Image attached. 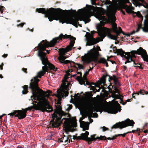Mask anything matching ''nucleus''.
Instances as JSON below:
<instances>
[{"instance_id":"nucleus-57","label":"nucleus","mask_w":148,"mask_h":148,"mask_svg":"<svg viewBox=\"0 0 148 148\" xmlns=\"http://www.w3.org/2000/svg\"><path fill=\"white\" fill-rule=\"evenodd\" d=\"M136 131L138 132H139V133H140L143 131V130L142 129L140 130L139 128H137Z\"/></svg>"},{"instance_id":"nucleus-39","label":"nucleus","mask_w":148,"mask_h":148,"mask_svg":"<svg viewBox=\"0 0 148 148\" xmlns=\"http://www.w3.org/2000/svg\"><path fill=\"white\" fill-rule=\"evenodd\" d=\"M102 84H103L101 82V80H100V81L99 83H98V85H99V86H98V88H99V89H98V90H97L96 89V88H95V89L96 90V91L94 92V91H93V92H94V93H95L96 92H99V90H100V85H101V86H102Z\"/></svg>"},{"instance_id":"nucleus-21","label":"nucleus","mask_w":148,"mask_h":148,"mask_svg":"<svg viewBox=\"0 0 148 148\" xmlns=\"http://www.w3.org/2000/svg\"><path fill=\"white\" fill-rule=\"evenodd\" d=\"M112 22L111 23L112 28V29H109L111 30V32L112 31L114 32H116L117 30V24L114 22L116 20V18L115 16H113L112 18Z\"/></svg>"},{"instance_id":"nucleus-31","label":"nucleus","mask_w":148,"mask_h":148,"mask_svg":"<svg viewBox=\"0 0 148 148\" xmlns=\"http://www.w3.org/2000/svg\"><path fill=\"white\" fill-rule=\"evenodd\" d=\"M106 1H101V0H100V1L101 2V3L102 5L106 4V5H111L112 3L114 5V3L112 2H112H111L110 0H106Z\"/></svg>"},{"instance_id":"nucleus-41","label":"nucleus","mask_w":148,"mask_h":148,"mask_svg":"<svg viewBox=\"0 0 148 148\" xmlns=\"http://www.w3.org/2000/svg\"><path fill=\"white\" fill-rule=\"evenodd\" d=\"M136 15L138 17L142 18V19L143 20V17L139 11H138L136 12Z\"/></svg>"},{"instance_id":"nucleus-48","label":"nucleus","mask_w":148,"mask_h":148,"mask_svg":"<svg viewBox=\"0 0 148 148\" xmlns=\"http://www.w3.org/2000/svg\"><path fill=\"white\" fill-rule=\"evenodd\" d=\"M141 28H142L141 25L140 24H138V27L136 31V32H137L139 31L140 29Z\"/></svg>"},{"instance_id":"nucleus-29","label":"nucleus","mask_w":148,"mask_h":148,"mask_svg":"<svg viewBox=\"0 0 148 148\" xmlns=\"http://www.w3.org/2000/svg\"><path fill=\"white\" fill-rule=\"evenodd\" d=\"M147 91H145L144 90H141L140 91L136 92L135 93H134L132 94V97L135 99L136 98L135 97V95H138L140 94L141 95H145V93H146V92Z\"/></svg>"},{"instance_id":"nucleus-58","label":"nucleus","mask_w":148,"mask_h":148,"mask_svg":"<svg viewBox=\"0 0 148 148\" xmlns=\"http://www.w3.org/2000/svg\"><path fill=\"white\" fill-rule=\"evenodd\" d=\"M136 31H135L134 30L132 32H131L130 33V34L129 35V36H130L131 35H132L134 34L135 32H136Z\"/></svg>"},{"instance_id":"nucleus-3","label":"nucleus","mask_w":148,"mask_h":148,"mask_svg":"<svg viewBox=\"0 0 148 148\" xmlns=\"http://www.w3.org/2000/svg\"><path fill=\"white\" fill-rule=\"evenodd\" d=\"M71 13L74 15L71 16L68 15H64L63 13H61V17L60 20V22L62 24L66 23V24H72L76 27L78 25L82 27L81 25L78 22L79 21H83L85 22V24L90 21V19L88 18L87 14H83L78 17H76L75 15L77 12L75 10H71Z\"/></svg>"},{"instance_id":"nucleus-52","label":"nucleus","mask_w":148,"mask_h":148,"mask_svg":"<svg viewBox=\"0 0 148 148\" xmlns=\"http://www.w3.org/2000/svg\"><path fill=\"white\" fill-rule=\"evenodd\" d=\"M25 24V23H21L17 25V26L18 27H23V26Z\"/></svg>"},{"instance_id":"nucleus-36","label":"nucleus","mask_w":148,"mask_h":148,"mask_svg":"<svg viewBox=\"0 0 148 148\" xmlns=\"http://www.w3.org/2000/svg\"><path fill=\"white\" fill-rule=\"evenodd\" d=\"M71 137L72 136L71 135H68L67 138V139L65 140L64 141V142L65 143V145L66 144L68 143V141L69 140V143H70V142L71 140L70 139H71Z\"/></svg>"},{"instance_id":"nucleus-14","label":"nucleus","mask_w":148,"mask_h":148,"mask_svg":"<svg viewBox=\"0 0 148 148\" xmlns=\"http://www.w3.org/2000/svg\"><path fill=\"white\" fill-rule=\"evenodd\" d=\"M92 103H90V106H88L89 108V112L88 113V115L89 116L88 118L90 117H93V116L96 118H97L98 116V115L97 113L96 112L93 113V112H98V108L97 106L94 105H92Z\"/></svg>"},{"instance_id":"nucleus-12","label":"nucleus","mask_w":148,"mask_h":148,"mask_svg":"<svg viewBox=\"0 0 148 148\" xmlns=\"http://www.w3.org/2000/svg\"><path fill=\"white\" fill-rule=\"evenodd\" d=\"M108 76L109 77V81L110 80H113L114 83V85L117 87H119L120 86V84L118 81V78L115 75H113L112 76L108 75L106 73L105 75H103L101 78V82L103 84H104L106 83V78Z\"/></svg>"},{"instance_id":"nucleus-34","label":"nucleus","mask_w":148,"mask_h":148,"mask_svg":"<svg viewBox=\"0 0 148 148\" xmlns=\"http://www.w3.org/2000/svg\"><path fill=\"white\" fill-rule=\"evenodd\" d=\"M104 15V13H103L102 14H99L97 16L96 18L99 20H103L105 18V16H103Z\"/></svg>"},{"instance_id":"nucleus-15","label":"nucleus","mask_w":148,"mask_h":148,"mask_svg":"<svg viewBox=\"0 0 148 148\" xmlns=\"http://www.w3.org/2000/svg\"><path fill=\"white\" fill-rule=\"evenodd\" d=\"M87 33L88 36L86 38L87 41L86 45L91 46L96 44L99 42V40L98 38L95 39L93 37V36H91L90 33L87 32Z\"/></svg>"},{"instance_id":"nucleus-17","label":"nucleus","mask_w":148,"mask_h":148,"mask_svg":"<svg viewBox=\"0 0 148 148\" xmlns=\"http://www.w3.org/2000/svg\"><path fill=\"white\" fill-rule=\"evenodd\" d=\"M89 134V132L86 131L85 133H82L81 135V136H77V137H76L77 138V140H83L88 141V144H91V143H90V141H89L88 139V138H90V137H88Z\"/></svg>"},{"instance_id":"nucleus-6","label":"nucleus","mask_w":148,"mask_h":148,"mask_svg":"<svg viewBox=\"0 0 148 148\" xmlns=\"http://www.w3.org/2000/svg\"><path fill=\"white\" fill-rule=\"evenodd\" d=\"M68 38H70V40H76V38L71 35H67L65 34L63 35L62 34H60L59 36L57 37H56L53 38L50 42H49L46 40H43L38 45V46L41 48L42 49L46 48L49 47L54 46L57 43L59 42L60 41L62 40V39H66Z\"/></svg>"},{"instance_id":"nucleus-26","label":"nucleus","mask_w":148,"mask_h":148,"mask_svg":"<svg viewBox=\"0 0 148 148\" xmlns=\"http://www.w3.org/2000/svg\"><path fill=\"white\" fill-rule=\"evenodd\" d=\"M122 8L125 9L126 11V12L129 14H136V12H135L133 11L130 8V7L127 5L125 4L122 5Z\"/></svg>"},{"instance_id":"nucleus-1","label":"nucleus","mask_w":148,"mask_h":148,"mask_svg":"<svg viewBox=\"0 0 148 148\" xmlns=\"http://www.w3.org/2000/svg\"><path fill=\"white\" fill-rule=\"evenodd\" d=\"M37 49L35 51L38 50V56L40 57L42 61V64L44 65L42 67V71L38 72L37 76L34 77L31 80V82L29 84V88L31 90L33 96L32 97H36L40 101L41 107L43 108L44 105H48V99L46 97H48L52 92L50 90H47L44 91L42 89H40L38 86V82L39 79L38 77L41 78L43 76L46 72H48L50 70H53L56 71L57 70V68H56L55 66L49 62L47 58L46 57V53L43 52L45 51L48 53H49V51L45 49V48L42 49L38 46Z\"/></svg>"},{"instance_id":"nucleus-54","label":"nucleus","mask_w":148,"mask_h":148,"mask_svg":"<svg viewBox=\"0 0 148 148\" xmlns=\"http://www.w3.org/2000/svg\"><path fill=\"white\" fill-rule=\"evenodd\" d=\"M119 29L118 31L119 32L122 33L123 34H125L124 32L122 31V29L120 27H119Z\"/></svg>"},{"instance_id":"nucleus-8","label":"nucleus","mask_w":148,"mask_h":148,"mask_svg":"<svg viewBox=\"0 0 148 148\" xmlns=\"http://www.w3.org/2000/svg\"><path fill=\"white\" fill-rule=\"evenodd\" d=\"M71 75L69 73V71H67L66 72V74L64 77V79L62 81L63 84L62 86L63 90L59 91L58 90L57 91L58 95L59 97L61 98L64 96L66 97L68 95L69 92L68 90H69V86L70 84V82L67 81V79L69 78V76Z\"/></svg>"},{"instance_id":"nucleus-47","label":"nucleus","mask_w":148,"mask_h":148,"mask_svg":"<svg viewBox=\"0 0 148 148\" xmlns=\"http://www.w3.org/2000/svg\"><path fill=\"white\" fill-rule=\"evenodd\" d=\"M148 123H145V124L144 125V127L143 128V129L144 130L145 129H147L148 128Z\"/></svg>"},{"instance_id":"nucleus-38","label":"nucleus","mask_w":148,"mask_h":148,"mask_svg":"<svg viewBox=\"0 0 148 148\" xmlns=\"http://www.w3.org/2000/svg\"><path fill=\"white\" fill-rule=\"evenodd\" d=\"M106 62V60L105 59L103 58H101L98 61V63H102L103 64H105Z\"/></svg>"},{"instance_id":"nucleus-64","label":"nucleus","mask_w":148,"mask_h":148,"mask_svg":"<svg viewBox=\"0 0 148 148\" xmlns=\"http://www.w3.org/2000/svg\"><path fill=\"white\" fill-rule=\"evenodd\" d=\"M76 79H77L78 81H79V80L81 78L80 77H79V76H78L76 78Z\"/></svg>"},{"instance_id":"nucleus-9","label":"nucleus","mask_w":148,"mask_h":148,"mask_svg":"<svg viewBox=\"0 0 148 148\" xmlns=\"http://www.w3.org/2000/svg\"><path fill=\"white\" fill-rule=\"evenodd\" d=\"M63 119L65 120L64 123V125L65 128V132L67 134H69V132H73L75 131L74 128L77 126L76 121H72L68 118H64Z\"/></svg>"},{"instance_id":"nucleus-61","label":"nucleus","mask_w":148,"mask_h":148,"mask_svg":"<svg viewBox=\"0 0 148 148\" xmlns=\"http://www.w3.org/2000/svg\"><path fill=\"white\" fill-rule=\"evenodd\" d=\"M4 8V7L3 6H0V8L1 9V11H0V12H1V13H3V10H2V9Z\"/></svg>"},{"instance_id":"nucleus-22","label":"nucleus","mask_w":148,"mask_h":148,"mask_svg":"<svg viewBox=\"0 0 148 148\" xmlns=\"http://www.w3.org/2000/svg\"><path fill=\"white\" fill-rule=\"evenodd\" d=\"M114 4L116 5H121L122 4L126 5L127 3H130L129 0H112Z\"/></svg>"},{"instance_id":"nucleus-40","label":"nucleus","mask_w":148,"mask_h":148,"mask_svg":"<svg viewBox=\"0 0 148 148\" xmlns=\"http://www.w3.org/2000/svg\"><path fill=\"white\" fill-rule=\"evenodd\" d=\"M71 41L70 43V46L71 47H73L74 46V44L75 43V40H74V39H72L71 40Z\"/></svg>"},{"instance_id":"nucleus-11","label":"nucleus","mask_w":148,"mask_h":148,"mask_svg":"<svg viewBox=\"0 0 148 148\" xmlns=\"http://www.w3.org/2000/svg\"><path fill=\"white\" fill-rule=\"evenodd\" d=\"M138 51V49L137 51H132L130 52H125V53H123V56L121 57H124L127 59V61L125 62V64L132 61L133 62V66L135 65L136 63L133 58H136L135 54L139 55L138 53H139Z\"/></svg>"},{"instance_id":"nucleus-24","label":"nucleus","mask_w":148,"mask_h":148,"mask_svg":"<svg viewBox=\"0 0 148 148\" xmlns=\"http://www.w3.org/2000/svg\"><path fill=\"white\" fill-rule=\"evenodd\" d=\"M113 49L114 53H117V55H120L121 56H123V53H125V51L122 49H117L116 46L114 47Z\"/></svg>"},{"instance_id":"nucleus-45","label":"nucleus","mask_w":148,"mask_h":148,"mask_svg":"<svg viewBox=\"0 0 148 148\" xmlns=\"http://www.w3.org/2000/svg\"><path fill=\"white\" fill-rule=\"evenodd\" d=\"M101 128H102L103 131V132L105 131L106 130H109V129L108 128L106 127L105 126H103L102 127H101Z\"/></svg>"},{"instance_id":"nucleus-43","label":"nucleus","mask_w":148,"mask_h":148,"mask_svg":"<svg viewBox=\"0 0 148 148\" xmlns=\"http://www.w3.org/2000/svg\"><path fill=\"white\" fill-rule=\"evenodd\" d=\"M72 48V47L70 45L68 46L66 48V51H67V52L71 50Z\"/></svg>"},{"instance_id":"nucleus-44","label":"nucleus","mask_w":148,"mask_h":148,"mask_svg":"<svg viewBox=\"0 0 148 148\" xmlns=\"http://www.w3.org/2000/svg\"><path fill=\"white\" fill-rule=\"evenodd\" d=\"M136 64H138V65H140L139 66H134V67H138L139 69H143V67H142L141 66L140 64V63H136Z\"/></svg>"},{"instance_id":"nucleus-5","label":"nucleus","mask_w":148,"mask_h":148,"mask_svg":"<svg viewBox=\"0 0 148 148\" xmlns=\"http://www.w3.org/2000/svg\"><path fill=\"white\" fill-rule=\"evenodd\" d=\"M97 50L94 46V48L88 51L87 53L85 54L84 56L81 57V59L83 62V64H88L92 62H97V58L99 56V51H101L100 47L97 46Z\"/></svg>"},{"instance_id":"nucleus-7","label":"nucleus","mask_w":148,"mask_h":148,"mask_svg":"<svg viewBox=\"0 0 148 148\" xmlns=\"http://www.w3.org/2000/svg\"><path fill=\"white\" fill-rule=\"evenodd\" d=\"M67 115V117H69L70 115L65 113L62 110L61 108L60 105L54 110V112L52 114V119L51 122H52L51 125L53 127H58L62 123V120L61 118L63 115L66 116Z\"/></svg>"},{"instance_id":"nucleus-13","label":"nucleus","mask_w":148,"mask_h":148,"mask_svg":"<svg viewBox=\"0 0 148 148\" xmlns=\"http://www.w3.org/2000/svg\"><path fill=\"white\" fill-rule=\"evenodd\" d=\"M119 106L120 105L118 102L114 101L111 106L107 109V112L110 113L116 114L118 112Z\"/></svg>"},{"instance_id":"nucleus-25","label":"nucleus","mask_w":148,"mask_h":148,"mask_svg":"<svg viewBox=\"0 0 148 148\" xmlns=\"http://www.w3.org/2000/svg\"><path fill=\"white\" fill-rule=\"evenodd\" d=\"M89 123L88 122H86L82 121L80 123V127L83 128V130L84 131L88 130L89 128Z\"/></svg>"},{"instance_id":"nucleus-50","label":"nucleus","mask_w":148,"mask_h":148,"mask_svg":"<svg viewBox=\"0 0 148 148\" xmlns=\"http://www.w3.org/2000/svg\"><path fill=\"white\" fill-rule=\"evenodd\" d=\"M123 96L122 95L121 97L120 98H116L115 99H119L121 100V102H120V103L122 104L123 103Z\"/></svg>"},{"instance_id":"nucleus-63","label":"nucleus","mask_w":148,"mask_h":148,"mask_svg":"<svg viewBox=\"0 0 148 148\" xmlns=\"http://www.w3.org/2000/svg\"><path fill=\"white\" fill-rule=\"evenodd\" d=\"M72 105H69L68 109L69 110L71 109L72 108Z\"/></svg>"},{"instance_id":"nucleus-60","label":"nucleus","mask_w":148,"mask_h":148,"mask_svg":"<svg viewBox=\"0 0 148 148\" xmlns=\"http://www.w3.org/2000/svg\"><path fill=\"white\" fill-rule=\"evenodd\" d=\"M83 11V9H81L78 10V12L80 13H82Z\"/></svg>"},{"instance_id":"nucleus-55","label":"nucleus","mask_w":148,"mask_h":148,"mask_svg":"<svg viewBox=\"0 0 148 148\" xmlns=\"http://www.w3.org/2000/svg\"><path fill=\"white\" fill-rule=\"evenodd\" d=\"M22 71H24V72L25 73H27V68H23L22 69Z\"/></svg>"},{"instance_id":"nucleus-35","label":"nucleus","mask_w":148,"mask_h":148,"mask_svg":"<svg viewBox=\"0 0 148 148\" xmlns=\"http://www.w3.org/2000/svg\"><path fill=\"white\" fill-rule=\"evenodd\" d=\"M86 6H88V9L90 12H91L92 11H94L96 7L92 5H86Z\"/></svg>"},{"instance_id":"nucleus-62","label":"nucleus","mask_w":148,"mask_h":148,"mask_svg":"<svg viewBox=\"0 0 148 148\" xmlns=\"http://www.w3.org/2000/svg\"><path fill=\"white\" fill-rule=\"evenodd\" d=\"M96 32H95L94 31H91V32L90 35H91V36H93V34H94Z\"/></svg>"},{"instance_id":"nucleus-46","label":"nucleus","mask_w":148,"mask_h":148,"mask_svg":"<svg viewBox=\"0 0 148 148\" xmlns=\"http://www.w3.org/2000/svg\"><path fill=\"white\" fill-rule=\"evenodd\" d=\"M143 30L145 32H148V25L145 28H143Z\"/></svg>"},{"instance_id":"nucleus-10","label":"nucleus","mask_w":148,"mask_h":148,"mask_svg":"<svg viewBox=\"0 0 148 148\" xmlns=\"http://www.w3.org/2000/svg\"><path fill=\"white\" fill-rule=\"evenodd\" d=\"M134 124L135 123L133 120L127 119L124 121L116 123L112 127L111 129H116L118 128L122 129L129 126H133Z\"/></svg>"},{"instance_id":"nucleus-32","label":"nucleus","mask_w":148,"mask_h":148,"mask_svg":"<svg viewBox=\"0 0 148 148\" xmlns=\"http://www.w3.org/2000/svg\"><path fill=\"white\" fill-rule=\"evenodd\" d=\"M87 80V77L86 76H84L83 77H81L80 79L79 80V83L81 84H85V80Z\"/></svg>"},{"instance_id":"nucleus-49","label":"nucleus","mask_w":148,"mask_h":148,"mask_svg":"<svg viewBox=\"0 0 148 148\" xmlns=\"http://www.w3.org/2000/svg\"><path fill=\"white\" fill-rule=\"evenodd\" d=\"M141 28H142L141 25L140 24H138V27L136 31V32H137L139 31L140 29Z\"/></svg>"},{"instance_id":"nucleus-53","label":"nucleus","mask_w":148,"mask_h":148,"mask_svg":"<svg viewBox=\"0 0 148 148\" xmlns=\"http://www.w3.org/2000/svg\"><path fill=\"white\" fill-rule=\"evenodd\" d=\"M114 33H115L116 34V37L117 38H118V36L119 35V34L121 33L119 32L118 30H117V31L116 32H114Z\"/></svg>"},{"instance_id":"nucleus-4","label":"nucleus","mask_w":148,"mask_h":148,"mask_svg":"<svg viewBox=\"0 0 148 148\" xmlns=\"http://www.w3.org/2000/svg\"><path fill=\"white\" fill-rule=\"evenodd\" d=\"M36 11L38 13L44 14V17L48 18L50 21H52L53 20H59L61 17V13L64 10L60 8H51L46 10L45 8H37Z\"/></svg>"},{"instance_id":"nucleus-59","label":"nucleus","mask_w":148,"mask_h":148,"mask_svg":"<svg viewBox=\"0 0 148 148\" xmlns=\"http://www.w3.org/2000/svg\"><path fill=\"white\" fill-rule=\"evenodd\" d=\"M3 63H2L0 65V69L1 70H2L3 69Z\"/></svg>"},{"instance_id":"nucleus-37","label":"nucleus","mask_w":148,"mask_h":148,"mask_svg":"<svg viewBox=\"0 0 148 148\" xmlns=\"http://www.w3.org/2000/svg\"><path fill=\"white\" fill-rule=\"evenodd\" d=\"M72 63H73L75 65H77L79 69H84V66L80 64L76 63L74 62H72Z\"/></svg>"},{"instance_id":"nucleus-33","label":"nucleus","mask_w":148,"mask_h":148,"mask_svg":"<svg viewBox=\"0 0 148 148\" xmlns=\"http://www.w3.org/2000/svg\"><path fill=\"white\" fill-rule=\"evenodd\" d=\"M28 86L27 85H25L23 87V90L22 91V93L23 94H27L28 91Z\"/></svg>"},{"instance_id":"nucleus-56","label":"nucleus","mask_w":148,"mask_h":148,"mask_svg":"<svg viewBox=\"0 0 148 148\" xmlns=\"http://www.w3.org/2000/svg\"><path fill=\"white\" fill-rule=\"evenodd\" d=\"M101 27L100 25H98L97 27V29L98 30L99 29H101Z\"/></svg>"},{"instance_id":"nucleus-2","label":"nucleus","mask_w":148,"mask_h":148,"mask_svg":"<svg viewBox=\"0 0 148 148\" xmlns=\"http://www.w3.org/2000/svg\"><path fill=\"white\" fill-rule=\"evenodd\" d=\"M33 96V95L31 96V98L33 102L32 103L33 104V106H31L25 109H22V110H18L13 111L12 112L9 114L8 115L12 116H14L15 117H18L19 119H21L26 117L27 111H30L32 109L36 110H40L42 112H46L48 113L51 112L53 111L52 107L49 104V102L48 100V105H44L43 108H41L40 101L38 99H36V97H32Z\"/></svg>"},{"instance_id":"nucleus-19","label":"nucleus","mask_w":148,"mask_h":148,"mask_svg":"<svg viewBox=\"0 0 148 148\" xmlns=\"http://www.w3.org/2000/svg\"><path fill=\"white\" fill-rule=\"evenodd\" d=\"M67 57L66 56H59L58 58V59L59 62L63 64H66L70 63L71 66H72L71 63H72V61H70V60H65Z\"/></svg>"},{"instance_id":"nucleus-23","label":"nucleus","mask_w":148,"mask_h":148,"mask_svg":"<svg viewBox=\"0 0 148 148\" xmlns=\"http://www.w3.org/2000/svg\"><path fill=\"white\" fill-rule=\"evenodd\" d=\"M112 97L113 98H120L122 95L119 94V90L116 88H115L114 90L112 93Z\"/></svg>"},{"instance_id":"nucleus-28","label":"nucleus","mask_w":148,"mask_h":148,"mask_svg":"<svg viewBox=\"0 0 148 148\" xmlns=\"http://www.w3.org/2000/svg\"><path fill=\"white\" fill-rule=\"evenodd\" d=\"M106 32L108 36L110 38L114 40H116L117 38L116 36L113 35L111 34V30L108 28H106Z\"/></svg>"},{"instance_id":"nucleus-16","label":"nucleus","mask_w":148,"mask_h":148,"mask_svg":"<svg viewBox=\"0 0 148 148\" xmlns=\"http://www.w3.org/2000/svg\"><path fill=\"white\" fill-rule=\"evenodd\" d=\"M138 51L139 53L138 54L141 56V57L143 58V60L146 62H148V55L146 50L144 49L142 47H140L138 49Z\"/></svg>"},{"instance_id":"nucleus-20","label":"nucleus","mask_w":148,"mask_h":148,"mask_svg":"<svg viewBox=\"0 0 148 148\" xmlns=\"http://www.w3.org/2000/svg\"><path fill=\"white\" fill-rule=\"evenodd\" d=\"M96 134H93L91 136V138H88V139L90 143H91L92 141H95L97 139H99L100 140H105L106 139V137L105 136H100V137H97L95 138Z\"/></svg>"},{"instance_id":"nucleus-27","label":"nucleus","mask_w":148,"mask_h":148,"mask_svg":"<svg viewBox=\"0 0 148 148\" xmlns=\"http://www.w3.org/2000/svg\"><path fill=\"white\" fill-rule=\"evenodd\" d=\"M131 132H127V133H125L124 134H118L117 135H115L114 136H113L112 138L110 137H108V138H106V139H108V140H113L114 139H116L117 137L120 136H122L123 137H125V136L127 134V133H131Z\"/></svg>"},{"instance_id":"nucleus-18","label":"nucleus","mask_w":148,"mask_h":148,"mask_svg":"<svg viewBox=\"0 0 148 148\" xmlns=\"http://www.w3.org/2000/svg\"><path fill=\"white\" fill-rule=\"evenodd\" d=\"M89 95L90 97L88 99L87 105L88 106H90V103H92V105H95L97 101V97H92L93 94L91 93H90Z\"/></svg>"},{"instance_id":"nucleus-51","label":"nucleus","mask_w":148,"mask_h":148,"mask_svg":"<svg viewBox=\"0 0 148 148\" xmlns=\"http://www.w3.org/2000/svg\"><path fill=\"white\" fill-rule=\"evenodd\" d=\"M123 4H122L121 5V8H120V10L122 12V13L124 15H125V12L123 10H122V9H123L122 8V5H123Z\"/></svg>"},{"instance_id":"nucleus-30","label":"nucleus","mask_w":148,"mask_h":148,"mask_svg":"<svg viewBox=\"0 0 148 148\" xmlns=\"http://www.w3.org/2000/svg\"><path fill=\"white\" fill-rule=\"evenodd\" d=\"M59 50V56H64L66 55V53L67 52L65 49L63 48L60 49Z\"/></svg>"},{"instance_id":"nucleus-42","label":"nucleus","mask_w":148,"mask_h":148,"mask_svg":"<svg viewBox=\"0 0 148 148\" xmlns=\"http://www.w3.org/2000/svg\"><path fill=\"white\" fill-rule=\"evenodd\" d=\"M85 84H86L87 85H91L92 84L94 85L95 84L93 82H90L87 80H87H85Z\"/></svg>"}]
</instances>
